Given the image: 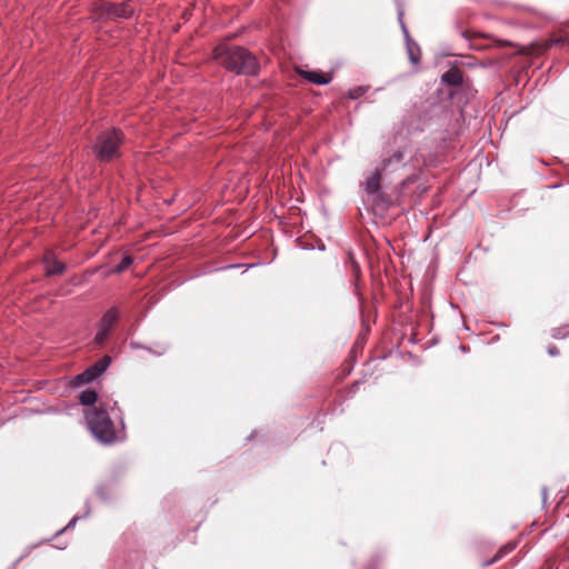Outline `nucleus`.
Masks as SVG:
<instances>
[{"mask_svg": "<svg viewBox=\"0 0 569 569\" xmlns=\"http://www.w3.org/2000/svg\"><path fill=\"white\" fill-rule=\"evenodd\" d=\"M213 58L227 70L239 74L256 76L260 69L257 58L242 47H217Z\"/></svg>", "mask_w": 569, "mask_h": 569, "instance_id": "f257e3e1", "label": "nucleus"}, {"mask_svg": "<svg viewBox=\"0 0 569 569\" xmlns=\"http://www.w3.org/2000/svg\"><path fill=\"white\" fill-rule=\"evenodd\" d=\"M89 429L93 436L102 443L114 441V426L108 412L102 407H93L86 413Z\"/></svg>", "mask_w": 569, "mask_h": 569, "instance_id": "f03ea898", "label": "nucleus"}, {"mask_svg": "<svg viewBox=\"0 0 569 569\" xmlns=\"http://www.w3.org/2000/svg\"><path fill=\"white\" fill-rule=\"evenodd\" d=\"M123 142V133L118 129H109L101 132L93 146L96 157L103 162H109L120 156V146Z\"/></svg>", "mask_w": 569, "mask_h": 569, "instance_id": "7ed1b4c3", "label": "nucleus"}, {"mask_svg": "<svg viewBox=\"0 0 569 569\" xmlns=\"http://www.w3.org/2000/svg\"><path fill=\"white\" fill-rule=\"evenodd\" d=\"M566 40L562 37H551L550 39H547L541 42H535L526 47H521L518 52L520 54H527V56H539L550 49L553 46H558L560 43H563Z\"/></svg>", "mask_w": 569, "mask_h": 569, "instance_id": "20e7f679", "label": "nucleus"}, {"mask_svg": "<svg viewBox=\"0 0 569 569\" xmlns=\"http://www.w3.org/2000/svg\"><path fill=\"white\" fill-rule=\"evenodd\" d=\"M102 10L109 18H129L133 13V6L130 1L121 3H104Z\"/></svg>", "mask_w": 569, "mask_h": 569, "instance_id": "39448f33", "label": "nucleus"}, {"mask_svg": "<svg viewBox=\"0 0 569 569\" xmlns=\"http://www.w3.org/2000/svg\"><path fill=\"white\" fill-rule=\"evenodd\" d=\"M298 73L307 81L319 86L328 84L332 80L330 73H325L322 71L298 70Z\"/></svg>", "mask_w": 569, "mask_h": 569, "instance_id": "423d86ee", "label": "nucleus"}, {"mask_svg": "<svg viewBox=\"0 0 569 569\" xmlns=\"http://www.w3.org/2000/svg\"><path fill=\"white\" fill-rule=\"evenodd\" d=\"M381 184V171L376 170L362 183L363 190L368 196H378Z\"/></svg>", "mask_w": 569, "mask_h": 569, "instance_id": "0eeeda50", "label": "nucleus"}, {"mask_svg": "<svg viewBox=\"0 0 569 569\" xmlns=\"http://www.w3.org/2000/svg\"><path fill=\"white\" fill-rule=\"evenodd\" d=\"M43 261L47 267L48 276L61 274L64 271V263L56 260L51 252L46 253Z\"/></svg>", "mask_w": 569, "mask_h": 569, "instance_id": "6e6552de", "label": "nucleus"}, {"mask_svg": "<svg viewBox=\"0 0 569 569\" xmlns=\"http://www.w3.org/2000/svg\"><path fill=\"white\" fill-rule=\"evenodd\" d=\"M441 80L449 86H461L463 82L462 72L458 68H451L442 74Z\"/></svg>", "mask_w": 569, "mask_h": 569, "instance_id": "1a4fd4ad", "label": "nucleus"}, {"mask_svg": "<svg viewBox=\"0 0 569 569\" xmlns=\"http://www.w3.org/2000/svg\"><path fill=\"white\" fill-rule=\"evenodd\" d=\"M118 319V312L116 308L109 309L102 317L100 326L103 329L111 330Z\"/></svg>", "mask_w": 569, "mask_h": 569, "instance_id": "9d476101", "label": "nucleus"}, {"mask_svg": "<svg viewBox=\"0 0 569 569\" xmlns=\"http://www.w3.org/2000/svg\"><path fill=\"white\" fill-rule=\"evenodd\" d=\"M111 363V357L110 356H103L100 360H98L96 363H93L90 368V370L96 373V377L98 378L100 375H102L109 365Z\"/></svg>", "mask_w": 569, "mask_h": 569, "instance_id": "9b49d317", "label": "nucleus"}, {"mask_svg": "<svg viewBox=\"0 0 569 569\" xmlns=\"http://www.w3.org/2000/svg\"><path fill=\"white\" fill-rule=\"evenodd\" d=\"M98 395L94 390L88 389L80 393V402L84 406H91L97 401Z\"/></svg>", "mask_w": 569, "mask_h": 569, "instance_id": "f8f14e48", "label": "nucleus"}, {"mask_svg": "<svg viewBox=\"0 0 569 569\" xmlns=\"http://www.w3.org/2000/svg\"><path fill=\"white\" fill-rule=\"evenodd\" d=\"M94 379H97L96 373H93L90 370V368H88L82 373L78 375L74 378V382H76V385H84V383H89V382L93 381Z\"/></svg>", "mask_w": 569, "mask_h": 569, "instance_id": "ddd939ff", "label": "nucleus"}, {"mask_svg": "<svg viewBox=\"0 0 569 569\" xmlns=\"http://www.w3.org/2000/svg\"><path fill=\"white\" fill-rule=\"evenodd\" d=\"M515 548V545H507L505 547H502L498 552L497 555L490 560V561H487L485 563V566H489L496 561H498L503 555L508 553L509 551H511L512 549Z\"/></svg>", "mask_w": 569, "mask_h": 569, "instance_id": "4468645a", "label": "nucleus"}, {"mask_svg": "<svg viewBox=\"0 0 569 569\" xmlns=\"http://www.w3.org/2000/svg\"><path fill=\"white\" fill-rule=\"evenodd\" d=\"M109 332H110L109 330L99 327V330L94 337V342L99 346H102L106 342V340L108 339Z\"/></svg>", "mask_w": 569, "mask_h": 569, "instance_id": "2eb2a0df", "label": "nucleus"}, {"mask_svg": "<svg viewBox=\"0 0 569 569\" xmlns=\"http://www.w3.org/2000/svg\"><path fill=\"white\" fill-rule=\"evenodd\" d=\"M132 257L131 256H124L121 262L114 268V272L121 273L123 272L132 263Z\"/></svg>", "mask_w": 569, "mask_h": 569, "instance_id": "dca6fc26", "label": "nucleus"}, {"mask_svg": "<svg viewBox=\"0 0 569 569\" xmlns=\"http://www.w3.org/2000/svg\"><path fill=\"white\" fill-rule=\"evenodd\" d=\"M408 52H409V58L413 64H417L420 62L421 54H420L419 48L409 47Z\"/></svg>", "mask_w": 569, "mask_h": 569, "instance_id": "f3484780", "label": "nucleus"}, {"mask_svg": "<svg viewBox=\"0 0 569 569\" xmlns=\"http://www.w3.org/2000/svg\"><path fill=\"white\" fill-rule=\"evenodd\" d=\"M366 92V89L363 87H356L349 91V97L351 99H358L361 96H363Z\"/></svg>", "mask_w": 569, "mask_h": 569, "instance_id": "a211bd4d", "label": "nucleus"}, {"mask_svg": "<svg viewBox=\"0 0 569 569\" xmlns=\"http://www.w3.org/2000/svg\"><path fill=\"white\" fill-rule=\"evenodd\" d=\"M417 178L415 176L407 178L401 183V192L405 194V191L409 188L410 184L415 183Z\"/></svg>", "mask_w": 569, "mask_h": 569, "instance_id": "6ab92c4d", "label": "nucleus"}, {"mask_svg": "<svg viewBox=\"0 0 569 569\" xmlns=\"http://www.w3.org/2000/svg\"><path fill=\"white\" fill-rule=\"evenodd\" d=\"M403 158V154L401 151H396L391 158H389L388 160H385V167L388 166L392 160H396V161H401Z\"/></svg>", "mask_w": 569, "mask_h": 569, "instance_id": "aec40b11", "label": "nucleus"}, {"mask_svg": "<svg viewBox=\"0 0 569 569\" xmlns=\"http://www.w3.org/2000/svg\"><path fill=\"white\" fill-rule=\"evenodd\" d=\"M496 43L498 47H513V48H518V44L511 42V41H508V40H496Z\"/></svg>", "mask_w": 569, "mask_h": 569, "instance_id": "412c9836", "label": "nucleus"}, {"mask_svg": "<svg viewBox=\"0 0 569 569\" xmlns=\"http://www.w3.org/2000/svg\"><path fill=\"white\" fill-rule=\"evenodd\" d=\"M168 350V346H157V349L151 350L154 355L161 356Z\"/></svg>", "mask_w": 569, "mask_h": 569, "instance_id": "4be33fe9", "label": "nucleus"}]
</instances>
